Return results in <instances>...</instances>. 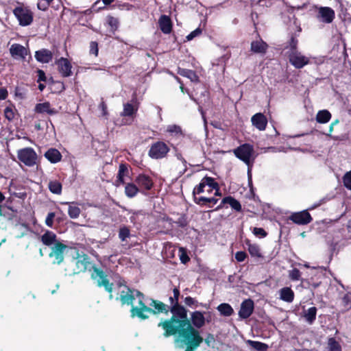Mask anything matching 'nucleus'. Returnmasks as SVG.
<instances>
[{
  "label": "nucleus",
  "instance_id": "nucleus-61",
  "mask_svg": "<svg viewBox=\"0 0 351 351\" xmlns=\"http://www.w3.org/2000/svg\"><path fill=\"white\" fill-rule=\"evenodd\" d=\"M8 96V92L5 88H0V99H5Z\"/></svg>",
  "mask_w": 351,
  "mask_h": 351
},
{
  "label": "nucleus",
  "instance_id": "nucleus-49",
  "mask_svg": "<svg viewBox=\"0 0 351 351\" xmlns=\"http://www.w3.org/2000/svg\"><path fill=\"white\" fill-rule=\"evenodd\" d=\"M343 184L346 188L351 190V171L347 172L343 178Z\"/></svg>",
  "mask_w": 351,
  "mask_h": 351
},
{
  "label": "nucleus",
  "instance_id": "nucleus-38",
  "mask_svg": "<svg viewBox=\"0 0 351 351\" xmlns=\"http://www.w3.org/2000/svg\"><path fill=\"white\" fill-rule=\"evenodd\" d=\"M298 42L299 41L297 38V35L292 34L289 40L287 42V45L285 47V49H289L288 52H294L295 51H298Z\"/></svg>",
  "mask_w": 351,
  "mask_h": 351
},
{
  "label": "nucleus",
  "instance_id": "nucleus-12",
  "mask_svg": "<svg viewBox=\"0 0 351 351\" xmlns=\"http://www.w3.org/2000/svg\"><path fill=\"white\" fill-rule=\"evenodd\" d=\"M289 219L297 225L304 226L312 222L313 217L308 210H304L300 212L292 213L289 217Z\"/></svg>",
  "mask_w": 351,
  "mask_h": 351
},
{
  "label": "nucleus",
  "instance_id": "nucleus-15",
  "mask_svg": "<svg viewBox=\"0 0 351 351\" xmlns=\"http://www.w3.org/2000/svg\"><path fill=\"white\" fill-rule=\"evenodd\" d=\"M254 309V301L250 298L244 300L241 304V308L239 311V317L243 319H247L253 313Z\"/></svg>",
  "mask_w": 351,
  "mask_h": 351
},
{
  "label": "nucleus",
  "instance_id": "nucleus-27",
  "mask_svg": "<svg viewBox=\"0 0 351 351\" xmlns=\"http://www.w3.org/2000/svg\"><path fill=\"white\" fill-rule=\"evenodd\" d=\"M44 156L51 163L60 162L62 157L61 153L56 148L49 149Z\"/></svg>",
  "mask_w": 351,
  "mask_h": 351
},
{
  "label": "nucleus",
  "instance_id": "nucleus-47",
  "mask_svg": "<svg viewBox=\"0 0 351 351\" xmlns=\"http://www.w3.org/2000/svg\"><path fill=\"white\" fill-rule=\"evenodd\" d=\"M53 0H38L37 8L42 11H46Z\"/></svg>",
  "mask_w": 351,
  "mask_h": 351
},
{
  "label": "nucleus",
  "instance_id": "nucleus-60",
  "mask_svg": "<svg viewBox=\"0 0 351 351\" xmlns=\"http://www.w3.org/2000/svg\"><path fill=\"white\" fill-rule=\"evenodd\" d=\"M204 341L205 342V343L208 346H210L211 342H214L215 341L214 335L213 334H210V333L208 334L206 337L205 339H204L203 342Z\"/></svg>",
  "mask_w": 351,
  "mask_h": 351
},
{
  "label": "nucleus",
  "instance_id": "nucleus-22",
  "mask_svg": "<svg viewBox=\"0 0 351 351\" xmlns=\"http://www.w3.org/2000/svg\"><path fill=\"white\" fill-rule=\"evenodd\" d=\"M268 45L262 39H260L251 43L250 51L254 53L265 54Z\"/></svg>",
  "mask_w": 351,
  "mask_h": 351
},
{
  "label": "nucleus",
  "instance_id": "nucleus-35",
  "mask_svg": "<svg viewBox=\"0 0 351 351\" xmlns=\"http://www.w3.org/2000/svg\"><path fill=\"white\" fill-rule=\"evenodd\" d=\"M217 309L223 316L229 317L234 313L232 307L228 303L220 304Z\"/></svg>",
  "mask_w": 351,
  "mask_h": 351
},
{
  "label": "nucleus",
  "instance_id": "nucleus-21",
  "mask_svg": "<svg viewBox=\"0 0 351 351\" xmlns=\"http://www.w3.org/2000/svg\"><path fill=\"white\" fill-rule=\"evenodd\" d=\"M10 53L14 58H20L21 59H24L27 55V50L23 45L18 43H14L11 45L10 48Z\"/></svg>",
  "mask_w": 351,
  "mask_h": 351
},
{
  "label": "nucleus",
  "instance_id": "nucleus-55",
  "mask_svg": "<svg viewBox=\"0 0 351 351\" xmlns=\"http://www.w3.org/2000/svg\"><path fill=\"white\" fill-rule=\"evenodd\" d=\"M246 257H247V254H246V252H245L243 251H239L235 254V259L238 262L244 261L245 259L246 258Z\"/></svg>",
  "mask_w": 351,
  "mask_h": 351
},
{
  "label": "nucleus",
  "instance_id": "nucleus-50",
  "mask_svg": "<svg viewBox=\"0 0 351 351\" xmlns=\"http://www.w3.org/2000/svg\"><path fill=\"white\" fill-rule=\"evenodd\" d=\"M180 259L182 263L186 264L190 261V258L183 247L180 248Z\"/></svg>",
  "mask_w": 351,
  "mask_h": 351
},
{
  "label": "nucleus",
  "instance_id": "nucleus-59",
  "mask_svg": "<svg viewBox=\"0 0 351 351\" xmlns=\"http://www.w3.org/2000/svg\"><path fill=\"white\" fill-rule=\"evenodd\" d=\"M99 108L101 110L102 116L106 117L108 115V110H107V105L104 101H102L99 104Z\"/></svg>",
  "mask_w": 351,
  "mask_h": 351
},
{
  "label": "nucleus",
  "instance_id": "nucleus-51",
  "mask_svg": "<svg viewBox=\"0 0 351 351\" xmlns=\"http://www.w3.org/2000/svg\"><path fill=\"white\" fill-rule=\"evenodd\" d=\"M90 53L93 54L95 56H98L99 48L98 43L96 41H91L90 43Z\"/></svg>",
  "mask_w": 351,
  "mask_h": 351
},
{
  "label": "nucleus",
  "instance_id": "nucleus-54",
  "mask_svg": "<svg viewBox=\"0 0 351 351\" xmlns=\"http://www.w3.org/2000/svg\"><path fill=\"white\" fill-rule=\"evenodd\" d=\"M202 34V29L200 28H197L193 32H191L187 36L186 38L188 40H191L196 36L200 35Z\"/></svg>",
  "mask_w": 351,
  "mask_h": 351
},
{
  "label": "nucleus",
  "instance_id": "nucleus-26",
  "mask_svg": "<svg viewBox=\"0 0 351 351\" xmlns=\"http://www.w3.org/2000/svg\"><path fill=\"white\" fill-rule=\"evenodd\" d=\"M279 295L282 301L291 303L294 300L295 293L291 287H285L279 290Z\"/></svg>",
  "mask_w": 351,
  "mask_h": 351
},
{
  "label": "nucleus",
  "instance_id": "nucleus-30",
  "mask_svg": "<svg viewBox=\"0 0 351 351\" xmlns=\"http://www.w3.org/2000/svg\"><path fill=\"white\" fill-rule=\"evenodd\" d=\"M177 73L182 77L189 78L191 82L199 81L198 75L193 70L178 67Z\"/></svg>",
  "mask_w": 351,
  "mask_h": 351
},
{
  "label": "nucleus",
  "instance_id": "nucleus-14",
  "mask_svg": "<svg viewBox=\"0 0 351 351\" xmlns=\"http://www.w3.org/2000/svg\"><path fill=\"white\" fill-rule=\"evenodd\" d=\"M56 64L58 66V71L62 77H67L72 75V65L67 58L63 57L59 58L56 61Z\"/></svg>",
  "mask_w": 351,
  "mask_h": 351
},
{
  "label": "nucleus",
  "instance_id": "nucleus-17",
  "mask_svg": "<svg viewBox=\"0 0 351 351\" xmlns=\"http://www.w3.org/2000/svg\"><path fill=\"white\" fill-rule=\"evenodd\" d=\"M251 122L252 125L256 129L260 131H264L267 128L268 121L264 114L258 112L252 117Z\"/></svg>",
  "mask_w": 351,
  "mask_h": 351
},
{
  "label": "nucleus",
  "instance_id": "nucleus-42",
  "mask_svg": "<svg viewBox=\"0 0 351 351\" xmlns=\"http://www.w3.org/2000/svg\"><path fill=\"white\" fill-rule=\"evenodd\" d=\"M131 236L130 229L129 227L123 226L119 230V238L121 241H125Z\"/></svg>",
  "mask_w": 351,
  "mask_h": 351
},
{
  "label": "nucleus",
  "instance_id": "nucleus-57",
  "mask_svg": "<svg viewBox=\"0 0 351 351\" xmlns=\"http://www.w3.org/2000/svg\"><path fill=\"white\" fill-rule=\"evenodd\" d=\"M214 184H215V186H210V190H207L208 192H210L212 191L213 190H215V195L216 196H221V193L220 191V187H219V184L214 180Z\"/></svg>",
  "mask_w": 351,
  "mask_h": 351
},
{
  "label": "nucleus",
  "instance_id": "nucleus-31",
  "mask_svg": "<svg viewBox=\"0 0 351 351\" xmlns=\"http://www.w3.org/2000/svg\"><path fill=\"white\" fill-rule=\"evenodd\" d=\"M222 204H229L237 212L242 211V206L239 201L230 195L223 197L222 199Z\"/></svg>",
  "mask_w": 351,
  "mask_h": 351
},
{
  "label": "nucleus",
  "instance_id": "nucleus-1",
  "mask_svg": "<svg viewBox=\"0 0 351 351\" xmlns=\"http://www.w3.org/2000/svg\"><path fill=\"white\" fill-rule=\"evenodd\" d=\"M125 287L126 291H121L117 300L121 301V305L131 306L132 317H136L140 319L145 320L149 318L147 313L152 315L160 313L168 315L169 312L171 313V306L160 300L151 298L150 306H148L145 302V295L141 291L131 289L128 286Z\"/></svg>",
  "mask_w": 351,
  "mask_h": 351
},
{
  "label": "nucleus",
  "instance_id": "nucleus-20",
  "mask_svg": "<svg viewBox=\"0 0 351 351\" xmlns=\"http://www.w3.org/2000/svg\"><path fill=\"white\" fill-rule=\"evenodd\" d=\"M159 28L163 34H169L172 32L173 23L171 18L165 14H162L158 19Z\"/></svg>",
  "mask_w": 351,
  "mask_h": 351
},
{
  "label": "nucleus",
  "instance_id": "nucleus-43",
  "mask_svg": "<svg viewBox=\"0 0 351 351\" xmlns=\"http://www.w3.org/2000/svg\"><path fill=\"white\" fill-rule=\"evenodd\" d=\"M249 343L254 349L258 351H267L269 348L266 343L260 341H249Z\"/></svg>",
  "mask_w": 351,
  "mask_h": 351
},
{
  "label": "nucleus",
  "instance_id": "nucleus-3",
  "mask_svg": "<svg viewBox=\"0 0 351 351\" xmlns=\"http://www.w3.org/2000/svg\"><path fill=\"white\" fill-rule=\"evenodd\" d=\"M89 259L87 254L77 253L76 257L73 259L75 267L72 270V274H79L88 269L90 271L91 278L96 280L97 286L99 287H104V289L109 293V299L112 300L113 298L112 291L114 284L110 282L105 271L102 269L97 267L95 264H92Z\"/></svg>",
  "mask_w": 351,
  "mask_h": 351
},
{
  "label": "nucleus",
  "instance_id": "nucleus-19",
  "mask_svg": "<svg viewBox=\"0 0 351 351\" xmlns=\"http://www.w3.org/2000/svg\"><path fill=\"white\" fill-rule=\"evenodd\" d=\"M34 57L38 62L47 64L53 60V53L47 49H41L35 52Z\"/></svg>",
  "mask_w": 351,
  "mask_h": 351
},
{
  "label": "nucleus",
  "instance_id": "nucleus-53",
  "mask_svg": "<svg viewBox=\"0 0 351 351\" xmlns=\"http://www.w3.org/2000/svg\"><path fill=\"white\" fill-rule=\"evenodd\" d=\"M55 216H56L55 213L51 212V213H48V215L46 217V219H45V224L48 227H50V228L53 227Z\"/></svg>",
  "mask_w": 351,
  "mask_h": 351
},
{
  "label": "nucleus",
  "instance_id": "nucleus-48",
  "mask_svg": "<svg viewBox=\"0 0 351 351\" xmlns=\"http://www.w3.org/2000/svg\"><path fill=\"white\" fill-rule=\"evenodd\" d=\"M178 227L185 228L188 226V220L186 215H182L175 222Z\"/></svg>",
  "mask_w": 351,
  "mask_h": 351
},
{
  "label": "nucleus",
  "instance_id": "nucleus-8",
  "mask_svg": "<svg viewBox=\"0 0 351 351\" xmlns=\"http://www.w3.org/2000/svg\"><path fill=\"white\" fill-rule=\"evenodd\" d=\"M13 14L19 21V25L21 26H28L33 22V12L23 5L16 7L13 10Z\"/></svg>",
  "mask_w": 351,
  "mask_h": 351
},
{
  "label": "nucleus",
  "instance_id": "nucleus-62",
  "mask_svg": "<svg viewBox=\"0 0 351 351\" xmlns=\"http://www.w3.org/2000/svg\"><path fill=\"white\" fill-rule=\"evenodd\" d=\"M14 95L16 97H19L20 99H23L25 97L24 93L21 92V90L18 86L15 88Z\"/></svg>",
  "mask_w": 351,
  "mask_h": 351
},
{
  "label": "nucleus",
  "instance_id": "nucleus-7",
  "mask_svg": "<svg viewBox=\"0 0 351 351\" xmlns=\"http://www.w3.org/2000/svg\"><path fill=\"white\" fill-rule=\"evenodd\" d=\"M169 151L170 148L165 142L158 141L150 145L148 156L152 159H162L167 156Z\"/></svg>",
  "mask_w": 351,
  "mask_h": 351
},
{
  "label": "nucleus",
  "instance_id": "nucleus-5",
  "mask_svg": "<svg viewBox=\"0 0 351 351\" xmlns=\"http://www.w3.org/2000/svg\"><path fill=\"white\" fill-rule=\"evenodd\" d=\"M173 300H176V304L171 306V316L170 318L162 319L158 324V327L162 328V329L166 327L169 323L175 321L177 317L183 318L185 317V310L186 309L183 305L179 303V298L180 295V291L178 287H174L173 289Z\"/></svg>",
  "mask_w": 351,
  "mask_h": 351
},
{
  "label": "nucleus",
  "instance_id": "nucleus-58",
  "mask_svg": "<svg viewBox=\"0 0 351 351\" xmlns=\"http://www.w3.org/2000/svg\"><path fill=\"white\" fill-rule=\"evenodd\" d=\"M37 74H38L37 82H46L47 77H46V75H45V73L44 72V71H43L41 69H38Z\"/></svg>",
  "mask_w": 351,
  "mask_h": 351
},
{
  "label": "nucleus",
  "instance_id": "nucleus-23",
  "mask_svg": "<svg viewBox=\"0 0 351 351\" xmlns=\"http://www.w3.org/2000/svg\"><path fill=\"white\" fill-rule=\"evenodd\" d=\"M129 165L121 163L119 167V171L117 176L116 182L117 185L125 184L124 178L129 176Z\"/></svg>",
  "mask_w": 351,
  "mask_h": 351
},
{
  "label": "nucleus",
  "instance_id": "nucleus-25",
  "mask_svg": "<svg viewBox=\"0 0 351 351\" xmlns=\"http://www.w3.org/2000/svg\"><path fill=\"white\" fill-rule=\"evenodd\" d=\"M219 199L214 197H206L204 196H199V197H195V203L200 206H206V207L211 208L215 204L218 202Z\"/></svg>",
  "mask_w": 351,
  "mask_h": 351
},
{
  "label": "nucleus",
  "instance_id": "nucleus-39",
  "mask_svg": "<svg viewBox=\"0 0 351 351\" xmlns=\"http://www.w3.org/2000/svg\"><path fill=\"white\" fill-rule=\"evenodd\" d=\"M106 23L112 32L114 33L118 29L119 21L117 18L108 15L106 17Z\"/></svg>",
  "mask_w": 351,
  "mask_h": 351
},
{
  "label": "nucleus",
  "instance_id": "nucleus-34",
  "mask_svg": "<svg viewBox=\"0 0 351 351\" xmlns=\"http://www.w3.org/2000/svg\"><path fill=\"white\" fill-rule=\"evenodd\" d=\"M48 188L51 193L56 195H60L62 191V185L58 180H50L48 184Z\"/></svg>",
  "mask_w": 351,
  "mask_h": 351
},
{
  "label": "nucleus",
  "instance_id": "nucleus-6",
  "mask_svg": "<svg viewBox=\"0 0 351 351\" xmlns=\"http://www.w3.org/2000/svg\"><path fill=\"white\" fill-rule=\"evenodd\" d=\"M184 335V337H176V341L186 346L184 351H194L203 343V337L199 336L193 328L185 331Z\"/></svg>",
  "mask_w": 351,
  "mask_h": 351
},
{
  "label": "nucleus",
  "instance_id": "nucleus-9",
  "mask_svg": "<svg viewBox=\"0 0 351 351\" xmlns=\"http://www.w3.org/2000/svg\"><path fill=\"white\" fill-rule=\"evenodd\" d=\"M19 160L27 167H33L36 163L37 154L32 147H25L17 152Z\"/></svg>",
  "mask_w": 351,
  "mask_h": 351
},
{
  "label": "nucleus",
  "instance_id": "nucleus-40",
  "mask_svg": "<svg viewBox=\"0 0 351 351\" xmlns=\"http://www.w3.org/2000/svg\"><path fill=\"white\" fill-rule=\"evenodd\" d=\"M328 348L329 351H342L340 343L334 337L328 339Z\"/></svg>",
  "mask_w": 351,
  "mask_h": 351
},
{
  "label": "nucleus",
  "instance_id": "nucleus-29",
  "mask_svg": "<svg viewBox=\"0 0 351 351\" xmlns=\"http://www.w3.org/2000/svg\"><path fill=\"white\" fill-rule=\"evenodd\" d=\"M57 236L56 234L50 230H47L40 238V241L42 243L47 245L50 246L53 244L55 245V243H56L58 241L56 240Z\"/></svg>",
  "mask_w": 351,
  "mask_h": 351
},
{
  "label": "nucleus",
  "instance_id": "nucleus-16",
  "mask_svg": "<svg viewBox=\"0 0 351 351\" xmlns=\"http://www.w3.org/2000/svg\"><path fill=\"white\" fill-rule=\"evenodd\" d=\"M208 186L210 188V186H215L214 184V178L208 176L204 177L199 184L195 186L193 191V201L195 202V197H199V196H197V195L201 194L202 193L204 192V189L206 186Z\"/></svg>",
  "mask_w": 351,
  "mask_h": 351
},
{
  "label": "nucleus",
  "instance_id": "nucleus-33",
  "mask_svg": "<svg viewBox=\"0 0 351 351\" xmlns=\"http://www.w3.org/2000/svg\"><path fill=\"white\" fill-rule=\"evenodd\" d=\"M317 311V309L315 306L310 307L306 311H304V317L308 324H311L315 322L316 319Z\"/></svg>",
  "mask_w": 351,
  "mask_h": 351
},
{
  "label": "nucleus",
  "instance_id": "nucleus-28",
  "mask_svg": "<svg viewBox=\"0 0 351 351\" xmlns=\"http://www.w3.org/2000/svg\"><path fill=\"white\" fill-rule=\"evenodd\" d=\"M34 111L36 113H47L49 114H54L57 111L54 108H51V105L49 101L37 104L35 106Z\"/></svg>",
  "mask_w": 351,
  "mask_h": 351
},
{
  "label": "nucleus",
  "instance_id": "nucleus-44",
  "mask_svg": "<svg viewBox=\"0 0 351 351\" xmlns=\"http://www.w3.org/2000/svg\"><path fill=\"white\" fill-rule=\"evenodd\" d=\"M15 106L11 104L10 106H7L4 110V116L6 119L9 121H11L14 118V112Z\"/></svg>",
  "mask_w": 351,
  "mask_h": 351
},
{
  "label": "nucleus",
  "instance_id": "nucleus-13",
  "mask_svg": "<svg viewBox=\"0 0 351 351\" xmlns=\"http://www.w3.org/2000/svg\"><path fill=\"white\" fill-rule=\"evenodd\" d=\"M134 182L140 189L141 193L150 191L154 186V182L152 178L145 173L138 175Z\"/></svg>",
  "mask_w": 351,
  "mask_h": 351
},
{
  "label": "nucleus",
  "instance_id": "nucleus-18",
  "mask_svg": "<svg viewBox=\"0 0 351 351\" xmlns=\"http://www.w3.org/2000/svg\"><path fill=\"white\" fill-rule=\"evenodd\" d=\"M317 18L322 22L330 23L335 19V11L329 7H321L319 9Z\"/></svg>",
  "mask_w": 351,
  "mask_h": 351
},
{
  "label": "nucleus",
  "instance_id": "nucleus-46",
  "mask_svg": "<svg viewBox=\"0 0 351 351\" xmlns=\"http://www.w3.org/2000/svg\"><path fill=\"white\" fill-rule=\"evenodd\" d=\"M301 272L297 268H293L289 271V278L293 281H298L300 280Z\"/></svg>",
  "mask_w": 351,
  "mask_h": 351
},
{
  "label": "nucleus",
  "instance_id": "nucleus-24",
  "mask_svg": "<svg viewBox=\"0 0 351 351\" xmlns=\"http://www.w3.org/2000/svg\"><path fill=\"white\" fill-rule=\"evenodd\" d=\"M245 244L247 246V250L252 257L255 258H263L259 245L255 243H251L248 239L245 240Z\"/></svg>",
  "mask_w": 351,
  "mask_h": 351
},
{
  "label": "nucleus",
  "instance_id": "nucleus-37",
  "mask_svg": "<svg viewBox=\"0 0 351 351\" xmlns=\"http://www.w3.org/2000/svg\"><path fill=\"white\" fill-rule=\"evenodd\" d=\"M138 106H134L132 104L126 103L123 105V111L121 115L123 117H132L136 113Z\"/></svg>",
  "mask_w": 351,
  "mask_h": 351
},
{
  "label": "nucleus",
  "instance_id": "nucleus-32",
  "mask_svg": "<svg viewBox=\"0 0 351 351\" xmlns=\"http://www.w3.org/2000/svg\"><path fill=\"white\" fill-rule=\"evenodd\" d=\"M138 192H141V191L137 184L132 182L125 184V194L128 197L132 198L135 197Z\"/></svg>",
  "mask_w": 351,
  "mask_h": 351
},
{
  "label": "nucleus",
  "instance_id": "nucleus-11",
  "mask_svg": "<svg viewBox=\"0 0 351 351\" xmlns=\"http://www.w3.org/2000/svg\"><path fill=\"white\" fill-rule=\"evenodd\" d=\"M288 59L291 65L295 69H302L310 63L308 57L302 55L299 51L288 52Z\"/></svg>",
  "mask_w": 351,
  "mask_h": 351
},
{
  "label": "nucleus",
  "instance_id": "nucleus-45",
  "mask_svg": "<svg viewBox=\"0 0 351 351\" xmlns=\"http://www.w3.org/2000/svg\"><path fill=\"white\" fill-rule=\"evenodd\" d=\"M80 208L76 206H69L68 209V214L72 219H76L80 216Z\"/></svg>",
  "mask_w": 351,
  "mask_h": 351
},
{
  "label": "nucleus",
  "instance_id": "nucleus-10",
  "mask_svg": "<svg viewBox=\"0 0 351 351\" xmlns=\"http://www.w3.org/2000/svg\"><path fill=\"white\" fill-rule=\"evenodd\" d=\"M66 247L67 246L60 241L55 243L49 254V256L53 259L52 263L53 265H60L63 263L64 259V252Z\"/></svg>",
  "mask_w": 351,
  "mask_h": 351
},
{
  "label": "nucleus",
  "instance_id": "nucleus-41",
  "mask_svg": "<svg viewBox=\"0 0 351 351\" xmlns=\"http://www.w3.org/2000/svg\"><path fill=\"white\" fill-rule=\"evenodd\" d=\"M341 304L344 311L351 308V293L348 292L341 298Z\"/></svg>",
  "mask_w": 351,
  "mask_h": 351
},
{
  "label": "nucleus",
  "instance_id": "nucleus-36",
  "mask_svg": "<svg viewBox=\"0 0 351 351\" xmlns=\"http://www.w3.org/2000/svg\"><path fill=\"white\" fill-rule=\"evenodd\" d=\"M331 119V114L327 110H319L316 116V121L319 123H328Z\"/></svg>",
  "mask_w": 351,
  "mask_h": 351
},
{
  "label": "nucleus",
  "instance_id": "nucleus-56",
  "mask_svg": "<svg viewBox=\"0 0 351 351\" xmlns=\"http://www.w3.org/2000/svg\"><path fill=\"white\" fill-rule=\"evenodd\" d=\"M253 233L256 236H261L262 237H265L267 234L266 231L262 228H254L253 230Z\"/></svg>",
  "mask_w": 351,
  "mask_h": 351
},
{
  "label": "nucleus",
  "instance_id": "nucleus-52",
  "mask_svg": "<svg viewBox=\"0 0 351 351\" xmlns=\"http://www.w3.org/2000/svg\"><path fill=\"white\" fill-rule=\"evenodd\" d=\"M184 303L188 306H198L199 302L191 296H187L184 298Z\"/></svg>",
  "mask_w": 351,
  "mask_h": 351
},
{
  "label": "nucleus",
  "instance_id": "nucleus-4",
  "mask_svg": "<svg viewBox=\"0 0 351 351\" xmlns=\"http://www.w3.org/2000/svg\"><path fill=\"white\" fill-rule=\"evenodd\" d=\"M234 156L246 164L248 167L247 175L249 186L252 185L251 168L254 162V149L253 145L250 143H243L233 150Z\"/></svg>",
  "mask_w": 351,
  "mask_h": 351
},
{
  "label": "nucleus",
  "instance_id": "nucleus-2",
  "mask_svg": "<svg viewBox=\"0 0 351 351\" xmlns=\"http://www.w3.org/2000/svg\"><path fill=\"white\" fill-rule=\"evenodd\" d=\"M188 311L185 310L184 318L177 317L176 322L169 323L163 330V336L169 337L173 336L175 337H184V332L187 330L193 328L199 336H202L199 329L202 328L206 324V317L203 313L199 311H195L191 313V318H188Z\"/></svg>",
  "mask_w": 351,
  "mask_h": 351
},
{
  "label": "nucleus",
  "instance_id": "nucleus-64",
  "mask_svg": "<svg viewBox=\"0 0 351 351\" xmlns=\"http://www.w3.org/2000/svg\"><path fill=\"white\" fill-rule=\"evenodd\" d=\"M169 131L171 132H178L180 131V128L178 126L173 125V126L171 127V128H170L169 130Z\"/></svg>",
  "mask_w": 351,
  "mask_h": 351
},
{
  "label": "nucleus",
  "instance_id": "nucleus-63",
  "mask_svg": "<svg viewBox=\"0 0 351 351\" xmlns=\"http://www.w3.org/2000/svg\"><path fill=\"white\" fill-rule=\"evenodd\" d=\"M100 3V1H97L92 6V9L94 10V11H98L100 9H101V7H97V5Z\"/></svg>",
  "mask_w": 351,
  "mask_h": 351
}]
</instances>
